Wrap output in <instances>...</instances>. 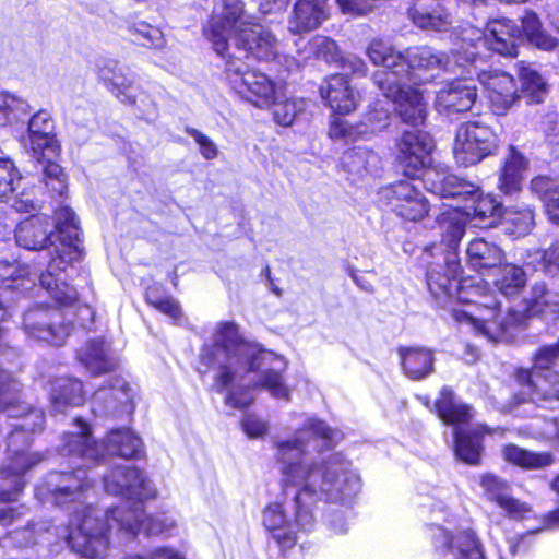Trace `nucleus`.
<instances>
[{
	"label": "nucleus",
	"mask_w": 559,
	"mask_h": 559,
	"mask_svg": "<svg viewBox=\"0 0 559 559\" xmlns=\"http://www.w3.org/2000/svg\"><path fill=\"white\" fill-rule=\"evenodd\" d=\"M341 67L344 71H350L355 74L365 75L367 72V66L362 59L356 56H347L341 59Z\"/></svg>",
	"instance_id": "nucleus-64"
},
{
	"label": "nucleus",
	"mask_w": 559,
	"mask_h": 559,
	"mask_svg": "<svg viewBox=\"0 0 559 559\" xmlns=\"http://www.w3.org/2000/svg\"><path fill=\"white\" fill-rule=\"evenodd\" d=\"M157 288H150L146 292V302L167 314L169 318L177 320L181 316V309L178 302L169 297H156Z\"/></svg>",
	"instance_id": "nucleus-53"
},
{
	"label": "nucleus",
	"mask_w": 559,
	"mask_h": 559,
	"mask_svg": "<svg viewBox=\"0 0 559 559\" xmlns=\"http://www.w3.org/2000/svg\"><path fill=\"white\" fill-rule=\"evenodd\" d=\"M338 437L340 432L325 421L308 416L293 437L273 441V460L282 487L295 488L288 504L275 501L262 511L263 526L281 547H293L299 533L314 528L313 511L318 502L341 506L344 510L328 515L325 523L333 534L347 532V512L360 490V478L341 453L310 455L308 452L310 440L330 444Z\"/></svg>",
	"instance_id": "nucleus-1"
},
{
	"label": "nucleus",
	"mask_w": 559,
	"mask_h": 559,
	"mask_svg": "<svg viewBox=\"0 0 559 559\" xmlns=\"http://www.w3.org/2000/svg\"><path fill=\"white\" fill-rule=\"evenodd\" d=\"M80 361L92 374L110 371L115 362L108 355V347L104 341H91L78 353Z\"/></svg>",
	"instance_id": "nucleus-42"
},
{
	"label": "nucleus",
	"mask_w": 559,
	"mask_h": 559,
	"mask_svg": "<svg viewBox=\"0 0 559 559\" xmlns=\"http://www.w3.org/2000/svg\"><path fill=\"white\" fill-rule=\"evenodd\" d=\"M435 407L438 417L442 421L455 426L454 452L456 457L466 464L478 465L484 450V435L502 430L500 428L492 429L483 424H477L469 430L460 427L473 420L475 413L469 405L455 399L453 392L448 388L441 390L440 397L437 400Z\"/></svg>",
	"instance_id": "nucleus-6"
},
{
	"label": "nucleus",
	"mask_w": 559,
	"mask_h": 559,
	"mask_svg": "<svg viewBox=\"0 0 559 559\" xmlns=\"http://www.w3.org/2000/svg\"><path fill=\"white\" fill-rule=\"evenodd\" d=\"M559 361V340L555 344L542 346L534 355V364L537 370L552 369V365Z\"/></svg>",
	"instance_id": "nucleus-55"
},
{
	"label": "nucleus",
	"mask_w": 559,
	"mask_h": 559,
	"mask_svg": "<svg viewBox=\"0 0 559 559\" xmlns=\"http://www.w3.org/2000/svg\"><path fill=\"white\" fill-rule=\"evenodd\" d=\"M450 210L439 217V225L442 230V242L454 252L464 233L467 218L459 211L457 205H449Z\"/></svg>",
	"instance_id": "nucleus-43"
},
{
	"label": "nucleus",
	"mask_w": 559,
	"mask_h": 559,
	"mask_svg": "<svg viewBox=\"0 0 559 559\" xmlns=\"http://www.w3.org/2000/svg\"><path fill=\"white\" fill-rule=\"evenodd\" d=\"M504 215L509 231L516 237L527 235L534 227V212L528 207L508 211Z\"/></svg>",
	"instance_id": "nucleus-49"
},
{
	"label": "nucleus",
	"mask_w": 559,
	"mask_h": 559,
	"mask_svg": "<svg viewBox=\"0 0 559 559\" xmlns=\"http://www.w3.org/2000/svg\"><path fill=\"white\" fill-rule=\"evenodd\" d=\"M522 39L525 37L532 45L542 50H551L557 46V39L543 29L539 17L533 11H526L521 17Z\"/></svg>",
	"instance_id": "nucleus-44"
},
{
	"label": "nucleus",
	"mask_w": 559,
	"mask_h": 559,
	"mask_svg": "<svg viewBox=\"0 0 559 559\" xmlns=\"http://www.w3.org/2000/svg\"><path fill=\"white\" fill-rule=\"evenodd\" d=\"M476 56L475 51L467 52L461 46L452 52V57L429 46L408 48L405 51V59L406 69L411 75L406 80L413 85H418L424 81L420 76L421 71H455L456 67H466L467 62H476Z\"/></svg>",
	"instance_id": "nucleus-12"
},
{
	"label": "nucleus",
	"mask_w": 559,
	"mask_h": 559,
	"mask_svg": "<svg viewBox=\"0 0 559 559\" xmlns=\"http://www.w3.org/2000/svg\"><path fill=\"white\" fill-rule=\"evenodd\" d=\"M321 96L334 112L347 115L356 109L358 93L349 85L345 74L331 75L321 86Z\"/></svg>",
	"instance_id": "nucleus-29"
},
{
	"label": "nucleus",
	"mask_w": 559,
	"mask_h": 559,
	"mask_svg": "<svg viewBox=\"0 0 559 559\" xmlns=\"http://www.w3.org/2000/svg\"><path fill=\"white\" fill-rule=\"evenodd\" d=\"M459 38L461 48L465 51H475L476 62L479 59L477 48L481 46L496 51L502 56L514 57L520 43H522V33L516 23L510 19H498L487 24L486 31L473 25H466L462 28Z\"/></svg>",
	"instance_id": "nucleus-9"
},
{
	"label": "nucleus",
	"mask_w": 559,
	"mask_h": 559,
	"mask_svg": "<svg viewBox=\"0 0 559 559\" xmlns=\"http://www.w3.org/2000/svg\"><path fill=\"white\" fill-rule=\"evenodd\" d=\"M309 49L317 58L323 59L326 62H334L337 60V45L329 37H313L309 41Z\"/></svg>",
	"instance_id": "nucleus-52"
},
{
	"label": "nucleus",
	"mask_w": 559,
	"mask_h": 559,
	"mask_svg": "<svg viewBox=\"0 0 559 559\" xmlns=\"http://www.w3.org/2000/svg\"><path fill=\"white\" fill-rule=\"evenodd\" d=\"M379 199L396 216L409 222L424 219L430 211L429 201L423 191L408 180L381 188Z\"/></svg>",
	"instance_id": "nucleus-14"
},
{
	"label": "nucleus",
	"mask_w": 559,
	"mask_h": 559,
	"mask_svg": "<svg viewBox=\"0 0 559 559\" xmlns=\"http://www.w3.org/2000/svg\"><path fill=\"white\" fill-rule=\"evenodd\" d=\"M341 166L353 180H356L369 175L377 176L381 169V158L372 150L358 146L343 154Z\"/></svg>",
	"instance_id": "nucleus-31"
},
{
	"label": "nucleus",
	"mask_w": 559,
	"mask_h": 559,
	"mask_svg": "<svg viewBox=\"0 0 559 559\" xmlns=\"http://www.w3.org/2000/svg\"><path fill=\"white\" fill-rule=\"evenodd\" d=\"M472 203L465 206V216L475 227H490L501 216V204L490 194H483L477 187L473 197H467Z\"/></svg>",
	"instance_id": "nucleus-35"
},
{
	"label": "nucleus",
	"mask_w": 559,
	"mask_h": 559,
	"mask_svg": "<svg viewBox=\"0 0 559 559\" xmlns=\"http://www.w3.org/2000/svg\"><path fill=\"white\" fill-rule=\"evenodd\" d=\"M502 457L506 462L524 469L544 468L554 463V456L549 452H533L515 444L504 445Z\"/></svg>",
	"instance_id": "nucleus-40"
},
{
	"label": "nucleus",
	"mask_w": 559,
	"mask_h": 559,
	"mask_svg": "<svg viewBox=\"0 0 559 559\" xmlns=\"http://www.w3.org/2000/svg\"><path fill=\"white\" fill-rule=\"evenodd\" d=\"M526 310L532 316L559 313V293L549 290L545 283H535L525 299Z\"/></svg>",
	"instance_id": "nucleus-41"
},
{
	"label": "nucleus",
	"mask_w": 559,
	"mask_h": 559,
	"mask_svg": "<svg viewBox=\"0 0 559 559\" xmlns=\"http://www.w3.org/2000/svg\"><path fill=\"white\" fill-rule=\"evenodd\" d=\"M480 486L486 499L496 503L509 518L519 520L531 511L527 503L512 497L507 480L493 474H485L480 478Z\"/></svg>",
	"instance_id": "nucleus-27"
},
{
	"label": "nucleus",
	"mask_w": 559,
	"mask_h": 559,
	"mask_svg": "<svg viewBox=\"0 0 559 559\" xmlns=\"http://www.w3.org/2000/svg\"><path fill=\"white\" fill-rule=\"evenodd\" d=\"M498 148V135L486 123L468 121L459 126L453 143V156L457 165L474 166Z\"/></svg>",
	"instance_id": "nucleus-11"
},
{
	"label": "nucleus",
	"mask_w": 559,
	"mask_h": 559,
	"mask_svg": "<svg viewBox=\"0 0 559 559\" xmlns=\"http://www.w3.org/2000/svg\"><path fill=\"white\" fill-rule=\"evenodd\" d=\"M173 527L175 520L166 514L146 515L142 519V531L145 530L148 535L168 533Z\"/></svg>",
	"instance_id": "nucleus-54"
},
{
	"label": "nucleus",
	"mask_w": 559,
	"mask_h": 559,
	"mask_svg": "<svg viewBox=\"0 0 559 559\" xmlns=\"http://www.w3.org/2000/svg\"><path fill=\"white\" fill-rule=\"evenodd\" d=\"M461 264L456 252H449L441 262L429 265L427 285L437 299H456L471 304L468 310H453L455 320L469 328L476 335L492 342L504 341L509 331L519 325L523 319L520 311L507 307L490 290L488 283L480 278H462L456 276Z\"/></svg>",
	"instance_id": "nucleus-4"
},
{
	"label": "nucleus",
	"mask_w": 559,
	"mask_h": 559,
	"mask_svg": "<svg viewBox=\"0 0 559 559\" xmlns=\"http://www.w3.org/2000/svg\"><path fill=\"white\" fill-rule=\"evenodd\" d=\"M185 131L199 145L200 154L204 159L212 160L218 156L216 144L207 135L191 127H187Z\"/></svg>",
	"instance_id": "nucleus-56"
},
{
	"label": "nucleus",
	"mask_w": 559,
	"mask_h": 559,
	"mask_svg": "<svg viewBox=\"0 0 559 559\" xmlns=\"http://www.w3.org/2000/svg\"><path fill=\"white\" fill-rule=\"evenodd\" d=\"M114 522L132 537L139 533L140 522L135 510L131 511V518H129L126 515L124 506L106 512L88 506L83 509L76 528L69 533L68 543L83 548L86 554L105 548L106 533Z\"/></svg>",
	"instance_id": "nucleus-7"
},
{
	"label": "nucleus",
	"mask_w": 559,
	"mask_h": 559,
	"mask_svg": "<svg viewBox=\"0 0 559 559\" xmlns=\"http://www.w3.org/2000/svg\"><path fill=\"white\" fill-rule=\"evenodd\" d=\"M58 231L59 246H55V254L47 270L39 275L41 287L51 288L52 277L56 282L66 269L82 255L80 229L75 213L70 207H61L56 212L53 230Z\"/></svg>",
	"instance_id": "nucleus-10"
},
{
	"label": "nucleus",
	"mask_w": 559,
	"mask_h": 559,
	"mask_svg": "<svg viewBox=\"0 0 559 559\" xmlns=\"http://www.w3.org/2000/svg\"><path fill=\"white\" fill-rule=\"evenodd\" d=\"M329 135L333 140L345 142L368 139L367 124L361 122L352 124L346 120L335 118L330 124Z\"/></svg>",
	"instance_id": "nucleus-46"
},
{
	"label": "nucleus",
	"mask_w": 559,
	"mask_h": 559,
	"mask_svg": "<svg viewBox=\"0 0 559 559\" xmlns=\"http://www.w3.org/2000/svg\"><path fill=\"white\" fill-rule=\"evenodd\" d=\"M241 426L249 438H261L267 433L270 428L267 421L252 414L243 417Z\"/></svg>",
	"instance_id": "nucleus-60"
},
{
	"label": "nucleus",
	"mask_w": 559,
	"mask_h": 559,
	"mask_svg": "<svg viewBox=\"0 0 559 559\" xmlns=\"http://www.w3.org/2000/svg\"><path fill=\"white\" fill-rule=\"evenodd\" d=\"M164 45V36L159 28L142 24V46L159 48Z\"/></svg>",
	"instance_id": "nucleus-61"
},
{
	"label": "nucleus",
	"mask_w": 559,
	"mask_h": 559,
	"mask_svg": "<svg viewBox=\"0 0 559 559\" xmlns=\"http://www.w3.org/2000/svg\"><path fill=\"white\" fill-rule=\"evenodd\" d=\"M12 207L19 213H31L38 210V200L34 187H23L22 191L12 198Z\"/></svg>",
	"instance_id": "nucleus-57"
},
{
	"label": "nucleus",
	"mask_w": 559,
	"mask_h": 559,
	"mask_svg": "<svg viewBox=\"0 0 559 559\" xmlns=\"http://www.w3.org/2000/svg\"><path fill=\"white\" fill-rule=\"evenodd\" d=\"M204 36L226 59L225 76L230 88L259 108L270 107L276 98L274 81L249 69L241 59L281 62L280 43L246 11L243 0H216ZM283 58L288 71L297 66L294 59Z\"/></svg>",
	"instance_id": "nucleus-2"
},
{
	"label": "nucleus",
	"mask_w": 559,
	"mask_h": 559,
	"mask_svg": "<svg viewBox=\"0 0 559 559\" xmlns=\"http://www.w3.org/2000/svg\"><path fill=\"white\" fill-rule=\"evenodd\" d=\"M25 333L33 338L52 345H62L71 332V321L66 322L63 309L37 305L23 318Z\"/></svg>",
	"instance_id": "nucleus-13"
},
{
	"label": "nucleus",
	"mask_w": 559,
	"mask_h": 559,
	"mask_svg": "<svg viewBox=\"0 0 559 559\" xmlns=\"http://www.w3.org/2000/svg\"><path fill=\"white\" fill-rule=\"evenodd\" d=\"M366 53L373 64L383 67L376 71L372 76L379 88H388V84L409 78L405 52L395 50L390 43L373 39L369 43Z\"/></svg>",
	"instance_id": "nucleus-16"
},
{
	"label": "nucleus",
	"mask_w": 559,
	"mask_h": 559,
	"mask_svg": "<svg viewBox=\"0 0 559 559\" xmlns=\"http://www.w3.org/2000/svg\"><path fill=\"white\" fill-rule=\"evenodd\" d=\"M399 355L404 373L413 379L420 380L433 370V353L425 347L400 348Z\"/></svg>",
	"instance_id": "nucleus-37"
},
{
	"label": "nucleus",
	"mask_w": 559,
	"mask_h": 559,
	"mask_svg": "<svg viewBox=\"0 0 559 559\" xmlns=\"http://www.w3.org/2000/svg\"><path fill=\"white\" fill-rule=\"evenodd\" d=\"M545 210L550 222L559 225V187L549 191L545 200Z\"/></svg>",
	"instance_id": "nucleus-62"
},
{
	"label": "nucleus",
	"mask_w": 559,
	"mask_h": 559,
	"mask_svg": "<svg viewBox=\"0 0 559 559\" xmlns=\"http://www.w3.org/2000/svg\"><path fill=\"white\" fill-rule=\"evenodd\" d=\"M516 380L523 385V394L528 395L530 402L545 406L547 403L559 401V372L554 369L532 370L521 369Z\"/></svg>",
	"instance_id": "nucleus-21"
},
{
	"label": "nucleus",
	"mask_w": 559,
	"mask_h": 559,
	"mask_svg": "<svg viewBox=\"0 0 559 559\" xmlns=\"http://www.w3.org/2000/svg\"><path fill=\"white\" fill-rule=\"evenodd\" d=\"M469 75L476 74L479 83L484 86L490 107L496 115H504L518 99V88L513 78L507 72L499 70H479L476 62H468Z\"/></svg>",
	"instance_id": "nucleus-17"
},
{
	"label": "nucleus",
	"mask_w": 559,
	"mask_h": 559,
	"mask_svg": "<svg viewBox=\"0 0 559 559\" xmlns=\"http://www.w3.org/2000/svg\"><path fill=\"white\" fill-rule=\"evenodd\" d=\"M98 76L107 88L121 102L135 105L138 87L135 73L116 60L104 59L98 62Z\"/></svg>",
	"instance_id": "nucleus-24"
},
{
	"label": "nucleus",
	"mask_w": 559,
	"mask_h": 559,
	"mask_svg": "<svg viewBox=\"0 0 559 559\" xmlns=\"http://www.w3.org/2000/svg\"><path fill=\"white\" fill-rule=\"evenodd\" d=\"M23 143L38 159L58 155L60 146L56 138L55 121L48 111L39 110L32 116Z\"/></svg>",
	"instance_id": "nucleus-19"
},
{
	"label": "nucleus",
	"mask_w": 559,
	"mask_h": 559,
	"mask_svg": "<svg viewBox=\"0 0 559 559\" xmlns=\"http://www.w3.org/2000/svg\"><path fill=\"white\" fill-rule=\"evenodd\" d=\"M330 16L326 0H298L288 16L287 29L294 35L320 27Z\"/></svg>",
	"instance_id": "nucleus-28"
},
{
	"label": "nucleus",
	"mask_w": 559,
	"mask_h": 559,
	"mask_svg": "<svg viewBox=\"0 0 559 559\" xmlns=\"http://www.w3.org/2000/svg\"><path fill=\"white\" fill-rule=\"evenodd\" d=\"M519 76L523 91L532 96V102L539 103L546 93V83L539 73L530 64L521 63Z\"/></svg>",
	"instance_id": "nucleus-45"
},
{
	"label": "nucleus",
	"mask_w": 559,
	"mask_h": 559,
	"mask_svg": "<svg viewBox=\"0 0 559 559\" xmlns=\"http://www.w3.org/2000/svg\"><path fill=\"white\" fill-rule=\"evenodd\" d=\"M384 96L391 98L403 122L414 127L423 124L427 117V103L423 92L413 87L412 82L402 80L380 88Z\"/></svg>",
	"instance_id": "nucleus-18"
},
{
	"label": "nucleus",
	"mask_w": 559,
	"mask_h": 559,
	"mask_svg": "<svg viewBox=\"0 0 559 559\" xmlns=\"http://www.w3.org/2000/svg\"><path fill=\"white\" fill-rule=\"evenodd\" d=\"M79 432L67 435L63 452L80 457L100 461L106 455L132 459L139 450L138 437L128 428L112 429L102 443L94 442L88 436V428L79 421Z\"/></svg>",
	"instance_id": "nucleus-8"
},
{
	"label": "nucleus",
	"mask_w": 559,
	"mask_h": 559,
	"mask_svg": "<svg viewBox=\"0 0 559 559\" xmlns=\"http://www.w3.org/2000/svg\"><path fill=\"white\" fill-rule=\"evenodd\" d=\"M85 471L78 468L72 473L53 474L50 476L48 485L52 487L51 491L58 503L64 502L68 498L74 500L73 496L79 490L87 487Z\"/></svg>",
	"instance_id": "nucleus-39"
},
{
	"label": "nucleus",
	"mask_w": 559,
	"mask_h": 559,
	"mask_svg": "<svg viewBox=\"0 0 559 559\" xmlns=\"http://www.w3.org/2000/svg\"><path fill=\"white\" fill-rule=\"evenodd\" d=\"M53 226L45 215H32L20 222L14 231L19 247L29 251L50 250V259L55 254Z\"/></svg>",
	"instance_id": "nucleus-22"
},
{
	"label": "nucleus",
	"mask_w": 559,
	"mask_h": 559,
	"mask_svg": "<svg viewBox=\"0 0 559 559\" xmlns=\"http://www.w3.org/2000/svg\"><path fill=\"white\" fill-rule=\"evenodd\" d=\"M409 15L421 29L443 32L452 24V16L440 0H415Z\"/></svg>",
	"instance_id": "nucleus-30"
},
{
	"label": "nucleus",
	"mask_w": 559,
	"mask_h": 559,
	"mask_svg": "<svg viewBox=\"0 0 559 559\" xmlns=\"http://www.w3.org/2000/svg\"><path fill=\"white\" fill-rule=\"evenodd\" d=\"M527 282L524 270L513 263H501L493 278L497 290L507 298L518 297Z\"/></svg>",
	"instance_id": "nucleus-38"
},
{
	"label": "nucleus",
	"mask_w": 559,
	"mask_h": 559,
	"mask_svg": "<svg viewBox=\"0 0 559 559\" xmlns=\"http://www.w3.org/2000/svg\"><path fill=\"white\" fill-rule=\"evenodd\" d=\"M0 412L10 417L23 418L8 437V451L11 456L1 467L0 503L5 504L17 500V495L25 485L24 473L41 461L38 453L28 454L24 448L29 443L27 435L43 429L45 415L43 411L32 408L22 401L21 383L4 370H0ZM14 518V509L0 507V523L9 524Z\"/></svg>",
	"instance_id": "nucleus-5"
},
{
	"label": "nucleus",
	"mask_w": 559,
	"mask_h": 559,
	"mask_svg": "<svg viewBox=\"0 0 559 559\" xmlns=\"http://www.w3.org/2000/svg\"><path fill=\"white\" fill-rule=\"evenodd\" d=\"M466 259L472 269L483 273L498 267L504 261V252L492 241L475 238L466 248Z\"/></svg>",
	"instance_id": "nucleus-34"
},
{
	"label": "nucleus",
	"mask_w": 559,
	"mask_h": 559,
	"mask_svg": "<svg viewBox=\"0 0 559 559\" xmlns=\"http://www.w3.org/2000/svg\"><path fill=\"white\" fill-rule=\"evenodd\" d=\"M28 104L10 93H0V127L11 124L21 115L26 114Z\"/></svg>",
	"instance_id": "nucleus-47"
},
{
	"label": "nucleus",
	"mask_w": 559,
	"mask_h": 559,
	"mask_svg": "<svg viewBox=\"0 0 559 559\" xmlns=\"http://www.w3.org/2000/svg\"><path fill=\"white\" fill-rule=\"evenodd\" d=\"M477 99V87L473 80L455 79L447 82L437 92L435 108L447 116L469 111Z\"/></svg>",
	"instance_id": "nucleus-20"
},
{
	"label": "nucleus",
	"mask_w": 559,
	"mask_h": 559,
	"mask_svg": "<svg viewBox=\"0 0 559 559\" xmlns=\"http://www.w3.org/2000/svg\"><path fill=\"white\" fill-rule=\"evenodd\" d=\"M426 181L429 185L430 191L442 199L462 198L467 200V197H473L477 192V186L453 174L428 171L426 174Z\"/></svg>",
	"instance_id": "nucleus-32"
},
{
	"label": "nucleus",
	"mask_w": 559,
	"mask_h": 559,
	"mask_svg": "<svg viewBox=\"0 0 559 559\" xmlns=\"http://www.w3.org/2000/svg\"><path fill=\"white\" fill-rule=\"evenodd\" d=\"M540 264L546 274L555 275L559 272V239L542 252Z\"/></svg>",
	"instance_id": "nucleus-59"
},
{
	"label": "nucleus",
	"mask_w": 559,
	"mask_h": 559,
	"mask_svg": "<svg viewBox=\"0 0 559 559\" xmlns=\"http://www.w3.org/2000/svg\"><path fill=\"white\" fill-rule=\"evenodd\" d=\"M432 150V138L419 129L404 131L396 140L397 159L413 170H419L429 165Z\"/></svg>",
	"instance_id": "nucleus-23"
},
{
	"label": "nucleus",
	"mask_w": 559,
	"mask_h": 559,
	"mask_svg": "<svg viewBox=\"0 0 559 559\" xmlns=\"http://www.w3.org/2000/svg\"><path fill=\"white\" fill-rule=\"evenodd\" d=\"M527 166L526 157L515 146L510 145L499 176V190L504 194L519 192L522 188Z\"/></svg>",
	"instance_id": "nucleus-33"
},
{
	"label": "nucleus",
	"mask_w": 559,
	"mask_h": 559,
	"mask_svg": "<svg viewBox=\"0 0 559 559\" xmlns=\"http://www.w3.org/2000/svg\"><path fill=\"white\" fill-rule=\"evenodd\" d=\"M200 359L216 370L215 382L226 391L225 402L231 407L249 406L254 400V389H265L275 399H290V391L277 370H261L274 361L284 367L285 364L275 354L245 341L235 322L216 325L212 343L203 346Z\"/></svg>",
	"instance_id": "nucleus-3"
},
{
	"label": "nucleus",
	"mask_w": 559,
	"mask_h": 559,
	"mask_svg": "<svg viewBox=\"0 0 559 559\" xmlns=\"http://www.w3.org/2000/svg\"><path fill=\"white\" fill-rule=\"evenodd\" d=\"M47 163L43 168V180L48 189L58 195H63L67 192V177L60 165L51 162L52 157H46Z\"/></svg>",
	"instance_id": "nucleus-51"
},
{
	"label": "nucleus",
	"mask_w": 559,
	"mask_h": 559,
	"mask_svg": "<svg viewBox=\"0 0 559 559\" xmlns=\"http://www.w3.org/2000/svg\"><path fill=\"white\" fill-rule=\"evenodd\" d=\"M531 191L538 197L543 198L544 201L547 199L549 191L555 190L554 183L547 177H536L531 181Z\"/></svg>",
	"instance_id": "nucleus-63"
},
{
	"label": "nucleus",
	"mask_w": 559,
	"mask_h": 559,
	"mask_svg": "<svg viewBox=\"0 0 559 559\" xmlns=\"http://www.w3.org/2000/svg\"><path fill=\"white\" fill-rule=\"evenodd\" d=\"M273 117L276 123L288 127L292 126L295 119L304 112L305 102L302 99L289 98L286 100L277 102L275 99Z\"/></svg>",
	"instance_id": "nucleus-48"
},
{
	"label": "nucleus",
	"mask_w": 559,
	"mask_h": 559,
	"mask_svg": "<svg viewBox=\"0 0 559 559\" xmlns=\"http://www.w3.org/2000/svg\"><path fill=\"white\" fill-rule=\"evenodd\" d=\"M431 528L437 559H486L484 546L473 530L453 534L439 525Z\"/></svg>",
	"instance_id": "nucleus-15"
},
{
	"label": "nucleus",
	"mask_w": 559,
	"mask_h": 559,
	"mask_svg": "<svg viewBox=\"0 0 559 559\" xmlns=\"http://www.w3.org/2000/svg\"><path fill=\"white\" fill-rule=\"evenodd\" d=\"M105 490L111 495L127 498L121 506L126 507V515L131 518V511L138 513L140 500V476L135 467L120 466L104 477Z\"/></svg>",
	"instance_id": "nucleus-26"
},
{
	"label": "nucleus",
	"mask_w": 559,
	"mask_h": 559,
	"mask_svg": "<svg viewBox=\"0 0 559 559\" xmlns=\"http://www.w3.org/2000/svg\"><path fill=\"white\" fill-rule=\"evenodd\" d=\"M50 402L52 412L64 413L69 406H79L84 401L81 381L72 378H59L51 384Z\"/></svg>",
	"instance_id": "nucleus-36"
},
{
	"label": "nucleus",
	"mask_w": 559,
	"mask_h": 559,
	"mask_svg": "<svg viewBox=\"0 0 559 559\" xmlns=\"http://www.w3.org/2000/svg\"><path fill=\"white\" fill-rule=\"evenodd\" d=\"M23 178L9 158H0V200H4L10 193L21 186Z\"/></svg>",
	"instance_id": "nucleus-50"
},
{
	"label": "nucleus",
	"mask_w": 559,
	"mask_h": 559,
	"mask_svg": "<svg viewBox=\"0 0 559 559\" xmlns=\"http://www.w3.org/2000/svg\"><path fill=\"white\" fill-rule=\"evenodd\" d=\"M390 110L384 107L374 108V110L367 114L361 123L367 124L368 136L378 131L383 130L389 126Z\"/></svg>",
	"instance_id": "nucleus-58"
},
{
	"label": "nucleus",
	"mask_w": 559,
	"mask_h": 559,
	"mask_svg": "<svg viewBox=\"0 0 559 559\" xmlns=\"http://www.w3.org/2000/svg\"><path fill=\"white\" fill-rule=\"evenodd\" d=\"M56 275L52 277L51 288H44L63 309L66 322L70 320L72 326L73 317H75L78 325L87 329L94 321V310L88 305L78 304L76 290L66 282L64 272L59 276V281L56 282Z\"/></svg>",
	"instance_id": "nucleus-25"
}]
</instances>
